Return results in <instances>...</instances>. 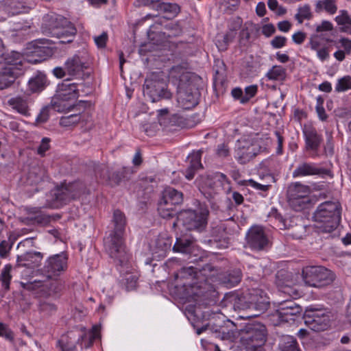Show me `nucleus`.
Segmentation results:
<instances>
[{
	"label": "nucleus",
	"instance_id": "obj_37",
	"mask_svg": "<svg viewBox=\"0 0 351 351\" xmlns=\"http://www.w3.org/2000/svg\"><path fill=\"white\" fill-rule=\"evenodd\" d=\"M76 33L75 27L69 21L68 25H62L60 29L53 32V36L58 39H62V37H69L65 42H73Z\"/></svg>",
	"mask_w": 351,
	"mask_h": 351
},
{
	"label": "nucleus",
	"instance_id": "obj_50",
	"mask_svg": "<svg viewBox=\"0 0 351 351\" xmlns=\"http://www.w3.org/2000/svg\"><path fill=\"white\" fill-rule=\"evenodd\" d=\"M137 277L132 274H126L121 280V285L125 287L127 291L134 290L137 285Z\"/></svg>",
	"mask_w": 351,
	"mask_h": 351
},
{
	"label": "nucleus",
	"instance_id": "obj_7",
	"mask_svg": "<svg viewBox=\"0 0 351 351\" xmlns=\"http://www.w3.org/2000/svg\"><path fill=\"white\" fill-rule=\"evenodd\" d=\"M302 276L305 285L319 289L330 285L336 278L333 271L324 266L318 265H308L303 267Z\"/></svg>",
	"mask_w": 351,
	"mask_h": 351
},
{
	"label": "nucleus",
	"instance_id": "obj_56",
	"mask_svg": "<svg viewBox=\"0 0 351 351\" xmlns=\"http://www.w3.org/2000/svg\"><path fill=\"white\" fill-rule=\"evenodd\" d=\"M258 90L256 85L248 86L245 88L244 97L241 99V104H245L250 101L251 98L255 96Z\"/></svg>",
	"mask_w": 351,
	"mask_h": 351
},
{
	"label": "nucleus",
	"instance_id": "obj_5",
	"mask_svg": "<svg viewBox=\"0 0 351 351\" xmlns=\"http://www.w3.org/2000/svg\"><path fill=\"white\" fill-rule=\"evenodd\" d=\"M195 209H187L181 211L177 215V220L188 230L202 232L208 224L209 210L205 204L197 202Z\"/></svg>",
	"mask_w": 351,
	"mask_h": 351
},
{
	"label": "nucleus",
	"instance_id": "obj_22",
	"mask_svg": "<svg viewBox=\"0 0 351 351\" xmlns=\"http://www.w3.org/2000/svg\"><path fill=\"white\" fill-rule=\"evenodd\" d=\"M44 23L42 25L43 32L45 34L53 36V32L60 29L62 25H68L66 18L55 13L47 14L43 18Z\"/></svg>",
	"mask_w": 351,
	"mask_h": 351
},
{
	"label": "nucleus",
	"instance_id": "obj_30",
	"mask_svg": "<svg viewBox=\"0 0 351 351\" xmlns=\"http://www.w3.org/2000/svg\"><path fill=\"white\" fill-rule=\"evenodd\" d=\"M84 110L82 106H77L75 109H71L69 112L74 111V113L62 116L59 121L60 125L65 128L75 125L82 120V112Z\"/></svg>",
	"mask_w": 351,
	"mask_h": 351
},
{
	"label": "nucleus",
	"instance_id": "obj_40",
	"mask_svg": "<svg viewBox=\"0 0 351 351\" xmlns=\"http://www.w3.org/2000/svg\"><path fill=\"white\" fill-rule=\"evenodd\" d=\"M337 0H319L315 3V11L319 13L325 11L329 14H334L337 11Z\"/></svg>",
	"mask_w": 351,
	"mask_h": 351
},
{
	"label": "nucleus",
	"instance_id": "obj_24",
	"mask_svg": "<svg viewBox=\"0 0 351 351\" xmlns=\"http://www.w3.org/2000/svg\"><path fill=\"white\" fill-rule=\"evenodd\" d=\"M242 21L240 18L234 21L229 28V31L222 36H219L216 41V46L221 51L227 50L228 45L236 37L237 31L241 27Z\"/></svg>",
	"mask_w": 351,
	"mask_h": 351
},
{
	"label": "nucleus",
	"instance_id": "obj_43",
	"mask_svg": "<svg viewBox=\"0 0 351 351\" xmlns=\"http://www.w3.org/2000/svg\"><path fill=\"white\" fill-rule=\"evenodd\" d=\"M71 333H66L61 336L60 339L57 341V347L60 351H77L76 343L71 342Z\"/></svg>",
	"mask_w": 351,
	"mask_h": 351
},
{
	"label": "nucleus",
	"instance_id": "obj_26",
	"mask_svg": "<svg viewBox=\"0 0 351 351\" xmlns=\"http://www.w3.org/2000/svg\"><path fill=\"white\" fill-rule=\"evenodd\" d=\"M3 5L5 11L12 16L28 13L31 10L30 6L20 0H3Z\"/></svg>",
	"mask_w": 351,
	"mask_h": 351
},
{
	"label": "nucleus",
	"instance_id": "obj_23",
	"mask_svg": "<svg viewBox=\"0 0 351 351\" xmlns=\"http://www.w3.org/2000/svg\"><path fill=\"white\" fill-rule=\"evenodd\" d=\"M23 56L21 53L12 51L4 53L0 56V65L4 68H14L21 74L23 62Z\"/></svg>",
	"mask_w": 351,
	"mask_h": 351
},
{
	"label": "nucleus",
	"instance_id": "obj_41",
	"mask_svg": "<svg viewBox=\"0 0 351 351\" xmlns=\"http://www.w3.org/2000/svg\"><path fill=\"white\" fill-rule=\"evenodd\" d=\"M265 76L270 80L282 82L287 77V69L281 65H274L267 71Z\"/></svg>",
	"mask_w": 351,
	"mask_h": 351
},
{
	"label": "nucleus",
	"instance_id": "obj_3",
	"mask_svg": "<svg viewBox=\"0 0 351 351\" xmlns=\"http://www.w3.org/2000/svg\"><path fill=\"white\" fill-rule=\"evenodd\" d=\"M341 206L339 202L326 201L320 204L313 215V220L318 223L321 232L335 231L341 221Z\"/></svg>",
	"mask_w": 351,
	"mask_h": 351
},
{
	"label": "nucleus",
	"instance_id": "obj_39",
	"mask_svg": "<svg viewBox=\"0 0 351 351\" xmlns=\"http://www.w3.org/2000/svg\"><path fill=\"white\" fill-rule=\"evenodd\" d=\"M279 348L281 351H302L296 339L291 335H283L281 337Z\"/></svg>",
	"mask_w": 351,
	"mask_h": 351
},
{
	"label": "nucleus",
	"instance_id": "obj_35",
	"mask_svg": "<svg viewBox=\"0 0 351 351\" xmlns=\"http://www.w3.org/2000/svg\"><path fill=\"white\" fill-rule=\"evenodd\" d=\"M27 180L30 184H38L42 182L48 181L49 176L45 169L33 167L28 173Z\"/></svg>",
	"mask_w": 351,
	"mask_h": 351
},
{
	"label": "nucleus",
	"instance_id": "obj_64",
	"mask_svg": "<svg viewBox=\"0 0 351 351\" xmlns=\"http://www.w3.org/2000/svg\"><path fill=\"white\" fill-rule=\"evenodd\" d=\"M50 139L49 138L45 137L42 139L40 145L38 147V154L43 156L45 153L49 149Z\"/></svg>",
	"mask_w": 351,
	"mask_h": 351
},
{
	"label": "nucleus",
	"instance_id": "obj_59",
	"mask_svg": "<svg viewBox=\"0 0 351 351\" xmlns=\"http://www.w3.org/2000/svg\"><path fill=\"white\" fill-rule=\"evenodd\" d=\"M287 38L282 36H275L270 42L271 45L274 49H280L286 45Z\"/></svg>",
	"mask_w": 351,
	"mask_h": 351
},
{
	"label": "nucleus",
	"instance_id": "obj_4",
	"mask_svg": "<svg viewBox=\"0 0 351 351\" xmlns=\"http://www.w3.org/2000/svg\"><path fill=\"white\" fill-rule=\"evenodd\" d=\"M78 84L71 82V78L68 77L57 87L56 93L51 101V108L58 112H64L66 114L71 109H75L77 106H82L86 109L88 103L86 101L80 100L77 104H69L67 101L75 99L79 97Z\"/></svg>",
	"mask_w": 351,
	"mask_h": 351
},
{
	"label": "nucleus",
	"instance_id": "obj_15",
	"mask_svg": "<svg viewBox=\"0 0 351 351\" xmlns=\"http://www.w3.org/2000/svg\"><path fill=\"white\" fill-rule=\"evenodd\" d=\"M207 279L204 282H184V287H191L193 290V294L203 301L205 305H212L216 303L217 292L208 283Z\"/></svg>",
	"mask_w": 351,
	"mask_h": 351
},
{
	"label": "nucleus",
	"instance_id": "obj_58",
	"mask_svg": "<svg viewBox=\"0 0 351 351\" xmlns=\"http://www.w3.org/2000/svg\"><path fill=\"white\" fill-rule=\"evenodd\" d=\"M189 158H190L189 167H191L192 169L197 170L199 169L202 168V165L201 163V154L200 153L197 152V153L193 154L191 156L189 157Z\"/></svg>",
	"mask_w": 351,
	"mask_h": 351
},
{
	"label": "nucleus",
	"instance_id": "obj_32",
	"mask_svg": "<svg viewBox=\"0 0 351 351\" xmlns=\"http://www.w3.org/2000/svg\"><path fill=\"white\" fill-rule=\"evenodd\" d=\"M218 278L221 283L226 287H234L241 282V271L240 269H234L228 273L221 274Z\"/></svg>",
	"mask_w": 351,
	"mask_h": 351
},
{
	"label": "nucleus",
	"instance_id": "obj_55",
	"mask_svg": "<svg viewBox=\"0 0 351 351\" xmlns=\"http://www.w3.org/2000/svg\"><path fill=\"white\" fill-rule=\"evenodd\" d=\"M30 219L38 224L46 226L51 222V217L41 211L38 215L32 217Z\"/></svg>",
	"mask_w": 351,
	"mask_h": 351
},
{
	"label": "nucleus",
	"instance_id": "obj_44",
	"mask_svg": "<svg viewBox=\"0 0 351 351\" xmlns=\"http://www.w3.org/2000/svg\"><path fill=\"white\" fill-rule=\"evenodd\" d=\"M57 306L47 299L40 300L38 303V311L44 316H51L57 311Z\"/></svg>",
	"mask_w": 351,
	"mask_h": 351
},
{
	"label": "nucleus",
	"instance_id": "obj_63",
	"mask_svg": "<svg viewBox=\"0 0 351 351\" xmlns=\"http://www.w3.org/2000/svg\"><path fill=\"white\" fill-rule=\"evenodd\" d=\"M94 40L96 45L99 48H104L106 47L108 40V34L106 32H103L101 35L95 36Z\"/></svg>",
	"mask_w": 351,
	"mask_h": 351
},
{
	"label": "nucleus",
	"instance_id": "obj_51",
	"mask_svg": "<svg viewBox=\"0 0 351 351\" xmlns=\"http://www.w3.org/2000/svg\"><path fill=\"white\" fill-rule=\"evenodd\" d=\"M351 89V77L349 75L344 76L338 80L335 86V91L340 93Z\"/></svg>",
	"mask_w": 351,
	"mask_h": 351
},
{
	"label": "nucleus",
	"instance_id": "obj_1",
	"mask_svg": "<svg viewBox=\"0 0 351 351\" xmlns=\"http://www.w3.org/2000/svg\"><path fill=\"white\" fill-rule=\"evenodd\" d=\"M113 229L108 237L104 238V247L106 252L119 265L126 264L129 260V254L125 244L124 234L127 224L125 214L117 209L113 213L112 219Z\"/></svg>",
	"mask_w": 351,
	"mask_h": 351
},
{
	"label": "nucleus",
	"instance_id": "obj_6",
	"mask_svg": "<svg viewBox=\"0 0 351 351\" xmlns=\"http://www.w3.org/2000/svg\"><path fill=\"white\" fill-rule=\"evenodd\" d=\"M144 95H147L152 102L171 98L172 94L167 89V84L161 72H153L147 75L143 86Z\"/></svg>",
	"mask_w": 351,
	"mask_h": 351
},
{
	"label": "nucleus",
	"instance_id": "obj_46",
	"mask_svg": "<svg viewBox=\"0 0 351 351\" xmlns=\"http://www.w3.org/2000/svg\"><path fill=\"white\" fill-rule=\"evenodd\" d=\"M193 241L186 238H178L173 247V250L176 252L187 254L191 252Z\"/></svg>",
	"mask_w": 351,
	"mask_h": 351
},
{
	"label": "nucleus",
	"instance_id": "obj_16",
	"mask_svg": "<svg viewBox=\"0 0 351 351\" xmlns=\"http://www.w3.org/2000/svg\"><path fill=\"white\" fill-rule=\"evenodd\" d=\"M302 308L293 300L283 301L279 304L275 314L280 322H295L301 315Z\"/></svg>",
	"mask_w": 351,
	"mask_h": 351
},
{
	"label": "nucleus",
	"instance_id": "obj_9",
	"mask_svg": "<svg viewBox=\"0 0 351 351\" xmlns=\"http://www.w3.org/2000/svg\"><path fill=\"white\" fill-rule=\"evenodd\" d=\"M183 202V193L171 186L165 188L158 202V212L164 219H171L177 216L176 206Z\"/></svg>",
	"mask_w": 351,
	"mask_h": 351
},
{
	"label": "nucleus",
	"instance_id": "obj_12",
	"mask_svg": "<svg viewBox=\"0 0 351 351\" xmlns=\"http://www.w3.org/2000/svg\"><path fill=\"white\" fill-rule=\"evenodd\" d=\"M68 267V256L61 252L49 256L42 268L43 274L49 279H57Z\"/></svg>",
	"mask_w": 351,
	"mask_h": 351
},
{
	"label": "nucleus",
	"instance_id": "obj_42",
	"mask_svg": "<svg viewBox=\"0 0 351 351\" xmlns=\"http://www.w3.org/2000/svg\"><path fill=\"white\" fill-rule=\"evenodd\" d=\"M315 199L308 195L289 201V204L297 211L310 208L314 204Z\"/></svg>",
	"mask_w": 351,
	"mask_h": 351
},
{
	"label": "nucleus",
	"instance_id": "obj_17",
	"mask_svg": "<svg viewBox=\"0 0 351 351\" xmlns=\"http://www.w3.org/2000/svg\"><path fill=\"white\" fill-rule=\"evenodd\" d=\"M49 44V40L46 39L35 40L29 43L27 47V53L31 56L36 58L30 61L34 63L40 62L49 57L52 54V49Z\"/></svg>",
	"mask_w": 351,
	"mask_h": 351
},
{
	"label": "nucleus",
	"instance_id": "obj_57",
	"mask_svg": "<svg viewBox=\"0 0 351 351\" xmlns=\"http://www.w3.org/2000/svg\"><path fill=\"white\" fill-rule=\"evenodd\" d=\"M0 337L10 341H14L13 332L4 324L0 322Z\"/></svg>",
	"mask_w": 351,
	"mask_h": 351
},
{
	"label": "nucleus",
	"instance_id": "obj_25",
	"mask_svg": "<svg viewBox=\"0 0 351 351\" xmlns=\"http://www.w3.org/2000/svg\"><path fill=\"white\" fill-rule=\"evenodd\" d=\"M8 105L14 111L20 114L30 116V108L29 106V98L27 96H16L8 100Z\"/></svg>",
	"mask_w": 351,
	"mask_h": 351
},
{
	"label": "nucleus",
	"instance_id": "obj_20",
	"mask_svg": "<svg viewBox=\"0 0 351 351\" xmlns=\"http://www.w3.org/2000/svg\"><path fill=\"white\" fill-rule=\"evenodd\" d=\"M255 146L249 141H237L234 150V158L241 165L249 162L256 156Z\"/></svg>",
	"mask_w": 351,
	"mask_h": 351
},
{
	"label": "nucleus",
	"instance_id": "obj_31",
	"mask_svg": "<svg viewBox=\"0 0 351 351\" xmlns=\"http://www.w3.org/2000/svg\"><path fill=\"white\" fill-rule=\"evenodd\" d=\"M177 100L180 106L185 110L191 109L198 104L196 95L188 91H179Z\"/></svg>",
	"mask_w": 351,
	"mask_h": 351
},
{
	"label": "nucleus",
	"instance_id": "obj_52",
	"mask_svg": "<svg viewBox=\"0 0 351 351\" xmlns=\"http://www.w3.org/2000/svg\"><path fill=\"white\" fill-rule=\"evenodd\" d=\"M311 16L310 5L306 4L298 8V12L295 14V18L300 23H302L304 19H310Z\"/></svg>",
	"mask_w": 351,
	"mask_h": 351
},
{
	"label": "nucleus",
	"instance_id": "obj_21",
	"mask_svg": "<svg viewBox=\"0 0 351 351\" xmlns=\"http://www.w3.org/2000/svg\"><path fill=\"white\" fill-rule=\"evenodd\" d=\"M302 133L305 141V149L317 152L323 142L322 134L311 124H304L302 127Z\"/></svg>",
	"mask_w": 351,
	"mask_h": 351
},
{
	"label": "nucleus",
	"instance_id": "obj_11",
	"mask_svg": "<svg viewBox=\"0 0 351 351\" xmlns=\"http://www.w3.org/2000/svg\"><path fill=\"white\" fill-rule=\"evenodd\" d=\"M88 68L84 58L77 54L69 58L64 63V66L55 67L52 73L57 78L61 79L69 75L71 77H77L83 74Z\"/></svg>",
	"mask_w": 351,
	"mask_h": 351
},
{
	"label": "nucleus",
	"instance_id": "obj_61",
	"mask_svg": "<svg viewBox=\"0 0 351 351\" xmlns=\"http://www.w3.org/2000/svg\"><path fill=\"white\" fill-rule=\"evenodd\" d=\"M216 154L219 157L226 158L230 155V149L226 143H221L217 145Z\"/></svg>",
	"mask_w": 351,
	"mask_h": 351
},
{
	"label": "nucleus",
	"instance_id": "obj_33",
	"mask_svg": "<svg viewBox=\"0 0 351 351\" xmlns=\"http://www.w3.org/2000/svg\"><path fill=\"white\" fill-rule=\"evenodd\" d=\"M156 10L161 12L167 15L165 18L171 19L176 17L180 11V8L177 3L160 2L156 4Z\"/></svg>",
	"mask_w": 351,
	"mask_h": 351
},
{
	"label": "nucleus",
	"instance_id": "obj_53",
	"mask_svg": "<svg viewBox=\"0 0 351 351\" xmlns=\"http://www.w3.org/2000/svg\"><path fill=\"white\" fill-rule=\"evenodd\" d=\"M321 40H325L327 43L332 42L331 39L329 38H324L323 35L314 34L311 36L308 43L311 49L313 51H317L321 49Z\"/></svg>",
	"mask_w": 351,
	"mask_h": 351
},
{
	"label": "nucleus",
	"instance_id": "obj_19",
	"mask_svg": "<svg viewBox=\"0 0 351 351\" xmlns=\"http://www.w3.org/2000/svg\"><path fill=\"white\" fill-rule=\"evenodd\" d=\"M104 173L100 176L106 180L107 184L115 187L130 180L132 173L130 167H122L117 169H103Z\"/></svg>",
	"mask_w": 351,
	"mask_h": 351
},
{
	"label": "nucleus",
	"instance_id": "obj_34",
	"mask_svg": "<svg viewBox=\"0 0 351 351\" xmlns=\"http://www.w3.org/2000/svg\"><path fill=\"white\" fill-rule=\"evenodd\" d=\"M46 84V75L40 72H38L28 81V87L32 93L42 91L45 88Z\"/></svg>",
	"mask_w": 351,
	"mask_h": 351
},
{
	"label": "nucleus",
	"instance_id": "obj_48",
	"mask_svg": "<svg viewBox=\"0 0 351 351\" xmlns=\"http://www.w3.org/2000/svg\"><path fill=\"white\" fill-rule=\"evenodd\" d=\"M291 282V274L285 269L278 271L276 274V283L278 287L289 286Z\"/></svg>",
	"mask_w": 351,
	"mask_h": 351
},
{
	"label": "nucleus",
	"instance_id": "obj_29",
	"mask_svg": "<svg viewBox=\"0 0 351 351\" xmlns=\"http://www.w3.org/2000/svg\"><path fill=\"white\" fill-rule=\"evenodd\" d=\"M309 187L300 182H295L290 184L287 189V196L288 201L308 195Z\"/></svg>",
	"mask_w": 351,
	"mask_h": 351
},
{
	"label": "nucleus",
	"instance_id": "obj_27",
	"mask_svg": "<svg viewBox=\"0 0 351 351\" xmlns=\"http://www.w3.org/2000/svg\"><path fill=\"white\" fill-rule=\"evenodd\" d=\"M19 72L14 68L0 67V90L12 86L16 78L19 76Z\"/></svg>",
	"mask_w": 351,
	"mask_h": 351
},
{
	"label": "nucleus",
	"instance_id": "obj_8",
	"mask_svg": "<svg viewBox=\"0 0 351 351\" xmlns=\"http://www.w3.org/2000/svg\"><path fill=\"white\" fill-rule=\"evenodd\" d=\"M266 327L260 323L249 324L241 332V342L247 351H256L266 341Z\"/></svg>",
	"mask_w": 351,
	"mask_h": 351
},
{
	"label": "nucleus",
	"instance_id": "obj_14",
	"mask_svg": "<svg viewBox=\"0 0 351 351\" xmlns=\"http://www.w3.org/2000/svg\"><path fill=\"white\" fill-rule=\"evenodd\" d=\"M245 241L248 247L257 252L267 250L269 245V238L260 226H253L247 230Z\"/></svg>",
	"mask_w": 351,
	"mask_h": 351
},
{
	"label": "nucleus",
	"instance_id": "obj_10",
	"mask_svg": "<svg viewBox=\"0 0 351 351\" xmlns=\"http://www.w3.org/2000/svg\"><path fill=\"white\" fill-rule=\"evenodd\" d=\"M304 324L315 332L324 331L330 328L332 313L326 308L308 307L304 314Z\"/></svg>",
	"mask_w": 351,
	"mask_h": 351
},
{
	"label": "nucleus",
	"instance_id": "obj_47",
	"mask_svg": "<svg viewBox=\"0 0 351 351\" xmlns=\"http://www.w3.org/2000/svg\"><path fill=\"white\" fill-rule=\"evenodd\" d=\"M176 279H188L193 280L198 278L197 269L193 267H182L175 275Z\"/></svg>",
	"mask_w": 351,
	"mask_h": 351
},
{
	"label": "nucleus",
	"instance_id": "obj_49",
	"mask_svg": "<svg viewBox=\"0 0 351 351\" xmlns=\"http://www.w3.org/2000/svg\"><path fill=\"white\" fill-rule=\"evenodd\" d=\"M266 178L270 180V182H269L267 184H260L253 180H250L249 184L250 186H252V188H254L256 190L266 192V191H269L270 189V188L271 187V183H274L276 182L274 177L273 176H271V174H268L266 176Z\"/></svg>",
	"mask_w": 351,
	"mask_h": 351
},
{
	"label": "nucleus",
	"instance_id": "obj_62",
	"mask_svg": "<svg viewBox=\"0 0 351 351\" xmlns=\"http://www.w3.org/2000/svg\"><path fill=\"white\" fill-rule=\"evenodd\" d=\"M12 248V244H10L7 241L3 240L0 243V256L5 258L9 254Z\"/></svg>",
	"mask_w": 351,
	"mask_h": 351
},
{
	"label": "nucleus",
	"instance_id": "obj_38",
	"mask_svg": "<svg viewBox=\"0 0 351 351\" xmlns=\"http://www.w3.org/2000/svg\"><path fill=\"white\" fill-rule=\"evenodd\" d=\"M66 187V182H63L53 191L52 195L57 202L66 204L73 200Z\"/></svg>",
	"mask_w": 351,
	"mask_h": 351
},
{
	"label": "nucleus",
	"instance_id": "obj_2",
	"mask_svg": "<svg viewBox=\"0 0 351 351\" xmlns=\"http://www.w3.org/2000/svg\"><path fill=\"white\" fill-rule=\"evenodd\" d=\"M269 305V298L264 291L260 289H250L235 297L233 308L237 311H247L245 317L251 318L265 313Z\"/></svg>",
	"mask_w": 351,
	"mask_h": 351
},
{
	"label": "nucleus",
	"instance_id": "obj_45",
	"mask_svg": "<svg viewBox=\"0 0 351 351\" xmlns=\"http://www.w3.org/2000/svg\"><path fill=\"white\" fill-rule=\"evenodd\" d=\"M12 269V265L10 264H7L2 269L0 274V282L1 283V287L5 291H9L10 289V285L12 278V276L11 274Z\"/></svg>",
	"mask_w": 351,
	"mask_h": 351
},
{
	"label": "nucleus",
	"instance_id": "obj_18",
	"mask_svg": "<svg viewBox=\"0 0 351 351\" xmlns=\"http://www.w3.org/2000/svg\"><path fill=\"white\" fill-rule=\"evenodd\" d=\"M208 330L215 332L217 337L223 341H228L230 343L236 341L239 336H241V332L235 328V326L234 325H232V328L230 329L227 326H213L210 324H206L201 328H197L196 332L197 335H200Z\"/></svg>",
	"mask_w": 351,
	"mask_h": 351
},
{
	"label": "nucleus",
	"instance_id": "obj_36",
	"mask_svg": "<svg viewBox=\"0 0 351 351\" xmlns=\"http://www.w3.org/2000/svg\"><path fill=\"white\" fill-rule=\"evenodd\" d=\"M66 187L73 200L80 198L87 192L86 184L81 180H75L72 182L66 183Z\"/></svg>",
	"mask_w": 351,
	"mask_h": 351
},
{
	"label": "nucleus",
	"instance_id": "obj_60",
	"mask_svg": "<svg viewBox=\"0 0 351 351\" xmlns=\"http://www.w3.org/2000/svg\"><path fill=\"white\" fill-rule=\"evenodd\" d=\"M50 108V107L46 106L41 110L40 112L36 119V122L37 123H44L48 121L49 118Z\"/></svg>",
	"mask_w": 351,
	"mask_h": 351
},
{
	"label": "nucleus",
	"instance_id": "obj_28",
	"mask_svg": "<svg viewBox=\"0 0 351 351\" xmlns=\"http://www.w3.org/2000/svg\"><path fill=\"white\" fill-rule=\"evenodd\" d=\"M204 179V184L210 189H215L216 182H218L219 186L221 187H225L226 184L228 185L226 191L227 193H230L231 191V186H230V181L227 176L223 173L215 172L210 175H207Z\"/></svg>",
	"mask_w": 351,
	"mask_h": 351
},
{
	"label": "nucleus",
	"instance_id": "obj_13",
	"mask_svg": "<svg viewBox=\"0 0 351 351\" xmlns=\"http://www.w3.org/2000/svg\"><path fill=\"white\" fill-rule=\"evenodd\" d=\"M292 176L294 178L308 176H319L324 178L326 177L332 178L333 174L330 169L324 167L321 164L301 161L293 171Z\"/></svg>",
	"mask_w": 351,
	"mask_h": 351
},
{
	"label": "nucleus",
	"instance_id": "obj_54",
	"mask_svg": "<svg viewBox=\"0 0 351 351\" xmlns=\"http://www.w3.org/2000/svg\"><path fill=\"white\" fill-rule=\"evenodd\" d=\"M335 21L339 25L346 27L351 25V18L346 10H340V14L335 17Z\"/></svg>",
	"mask_w": 351,
	"mask_h": 351
}]
</instances>
